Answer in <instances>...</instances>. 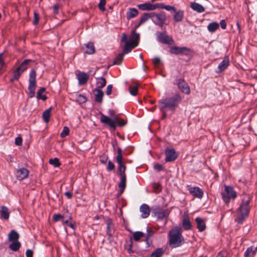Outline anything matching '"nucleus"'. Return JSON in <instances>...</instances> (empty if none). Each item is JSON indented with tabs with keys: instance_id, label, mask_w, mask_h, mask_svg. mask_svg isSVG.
I'll return each instance as SVG.
<instances>
[{
	"instance_id": "680f3d73",
	"label": "nucleus",
	"mask_w": 257,
	"mask_h": 257,
	"mask_svg": "<svg viewBox=\"0 0 257 257\" xmlns=\"http://www.w3.org/2000/svg\"><path fill=\"white\" fill-rule=\"evenodd\" d=\"M112 85L111 84H109L107 86L106 94L107 95H109L112 92Z\"/></svg>"
},
{
	"instance_id": "f03ea898",
	"label": "nucleus",
	"mask_w": 257,
	"mask_h": 257,
	"mask_svg": "<svg viewBox=\"0 0 257 257\" xmlns=\"http://www.w3.org/2000/svg\"><path fill=\"white\" fill-rule=\"evenodd\" d=\"M182 96L178 93L171 97L163 98L158 102L160 109H166L174 112L182 100Z\"/></svg>"
},
{
	"instance_id": "7c9ffc66",
	"label": "nucleus",
	"mask_w": 257,
	"mask_h": 257,
	"mask_svg": "<svg viewBox=\"0 0 257 257\" xmlns=\"http://www.w3.org/2000/svg\"><path fill=\"white\" fill-rule=\"evenodd\" d=\"M11 242L9 246V248L14 251H18L21 246V242L19 240Z\"/></svg>"
},
{
	"instance_id": "aec40b11",
	"label": "nucleus",
	"mask_w": 257,
	"mask_h": 257,
	"mask_svg": "<svg viewBox=\"0 0 257 257\" xmlns=\"http://www.w3.org/2000/svg\"><path fill=\"white\" fill-rule=\"evenodd\" d=\"M195 221L197 223V227L199 231L202 232L205 229L206 224L204 220L202 218L199 217H196Z\"/></svg>"
},
{
	"instance_id": "dca6fc26",
	"label": "nucleus",
	"mask_w": 257,
	"mask_h": 257,
	"mask_svg": "<svg viewBox=\"0 0 257 257\" xmlns=\"http://www.w3.org/2000/svg\"><path fill=\"white\" fill-rule=\"evenodd\" d=\"M137 46L138 42L137 41H132L131 40L126 41L123 50V53L127 54L131 52L132 49L136 47Z\"/></svg>"
},
{
	"instance_id": "20e7f679",
	"label": "nucleus",
	"mask_w": 257,
	"mask_h": 257,
	"mask_svg": "<svg viewBox=\"0 0 257 257\" xmlns=\"http://www.w3.org/2000/svg\"><path fill=\"white\" fill-rule=\"evenodd\" d=\"M182 232V230L180 227H176L169 231V244L171 248L178 247L184 244L185 240Z\"/></svg>"
},
{
	"instance_id": "b1692460",
	"label": "nucleus",
	"mask_w": 257,
	"mask_h": 257,
	"mask_svg": "<svg viewBox=\"0 0 257 257\" xmlns=\"http://www.w3.org/2000/svg\"><path fill=\"white\" fill-rule=\"evenodd\" d=\"M190 7L192 10L199 13H203L205 11L204 8L201 5L196 2L191 3Z\"/></svg>"
},
{
	"instance_id": "4be33fe9",
	"label": "nucleus",
	"mask_w": 257,
	"mask_h": 257,
	"mask_svg": "<svg viewBox=\"0 0 257 257\" xmlns=\"http://www.w3.org/2000/svg\"><path fill=\"white\" fill-rule=\"evenodd\" d=\"M138 8L142 11H153L155 10L154 5L149 3H146L143 4L138 5Z\"/></svg>"
},
{
	"instance_id": "2f4dec72",
	"label": "nucleus",
	"mask_w": 257,
	"mask_h": 257,
	"mask_svg": "<svg viewBox=\"0 0 257 257\" xmlns=\"http://www.w3.org/2000/svg\"><path fill=\"white\" fill-rule=\"evenodd\" d=\"M184 17V11L182 10H179L176 12L174 16V20L175 22L178 23L182 21Z\"/></svg>"
},
{
	"instance_id": "6e6d98bb",
	"label": "nucleus",
	"mask_w": 257,
	"mask_h": 257,
	"mask_svg": "<svg viewBox=\"0 0 257 257\" xmlns=\"http://www.w3.org/2000/svg\"><path fill=\"white\" fill-rule=\"evenodd\" d=\"M115 166L114 164L111 161H108L107 166V170L108 171H112L114 169Z\"/></svg>"
},
{
	"instance_id": "c85d7f7f",
	"label": "nucleus",
	"mask_w": 257,
	"mask_h": 257,
	"mask_svg": "<svg viewBox=\"0 0 257 257\" xmlns=\"http://www.w3.org/2000/svg\"><path fill=\"white\" fill-rule=\"evenodd\" d=\"M31 62H32L31 59H25L18 68L23 73L28 68L29 65Z\"/></svg>"
},
{
	"instance_id": "a211bd4d",
	"label": "nucleus",
	"mask_w": 257,
	"mask_h": 257,
	"mask_svg": "<svg viewBox=\"0 0 257 257\" xmlns=\"http://www.w3.org/2000/svg\"><path fill=\"white\" fill-rule=\"evenodd\" d=\"M93 92H96L94 94L95 101L99 103H101L102 101L103 96L104 95L103 91L98 88H95L93 90Z\"/></svg>"
},
{
	"instance_id": "c9c22d12",
	"label": "nucleus",
	"mask_w": 257,
	"mask_h": 257,
	"mask_svg": "<svg viewBox=\"0 0 257 257\" xmlns=\"http://www.w3.org/2000/svg\"><path fill=\"white\" fill-rule=\"evenodd\" d=\"M219 27V24L217 22H212L210 23L207 26V29L209 32L213 33Z\"/></svg>"
},
{
	"instance_id": "a878e982",
	"label": "nucleus",
	"mask_w": 257,
	"mask_h": 257,
	"mask_svg": "<svg viewBox=\"0 0 257 257\" xmlns=\"http://www.w3.org/2000/svg\"><path fill=\"white\" fill-rule=\"evenodd\" d=\"M20 235L15 230H12L8 234V240L10 241L19 240Z\"/></svg>"
},
{
	"instance_id": "ddd939ff",
	"label": "nucleus",
	"mask_w": 257,
	"mask_h": 257,
	"mask_svg": "<svg viewBox=\"0 0 257 257\" xmlns=\"http://www.w3.org/2000/svg\"><path fill=\"white\" fill-rule=\"evenodd\" d=\"M76 77L78 80V84L79 85L86 84L89 79L88 75L83 72H79L76 74Z\"/></svg>"
},
{
	"instance_id": "338daca9",
	"label": "nucleus",
	"mask_w": 257,
	"mask_h": 257,
	"mask_svg": "<svg viewBox=\"0 0 257 257\" xmlns=\"http://www.w3.org/2000/svg\"><path fill=\"white\" fill-rule=\"evenodd\" d=\"M26 255L27 257H33V252L31 249H27L26 252Z\"/></svg>"
},
{
	"instance_id": "bb28decb",
	"label": "nucleus",
	"mask_w": 257,
	"mask_h": 257,
	"mask_svg": "<svg viewBox=\"0 0 257 257\" xmlns=\"http://www.w3.org/2000/svg\"><path fill=\"white\" fill-rule=\"evenodd\" d=\"M182 225L186 230H189L192 228L191 223L187 215L184 216L182 221Z\"/></svg>"
},
{
	"instance_id": "c756f323",
	"label": "nucleus",
	"mask_w": 257,
	"mask_h": 257,
	"mask_svg": "<svg viewBox=\"0 0 257 257\" xmlns=\"http://www.w3.org/2000/svg\"><path fill=\"white\" fill-rule=\"evenodd\" d=\"M106 79L103 77H100L99 78H96V88L99 89H100L101 88L104 87L106 85Z\"/></svg>"
},
{
	"instance_id": "423d86ee",
	"label": "nucleus",
	"mask_w": 257,
	"mask_h": 257,
	"mask_svg": "<svg viewBox=\"0 0 257 257\" xmlns=\"http://www.w3.org/2000/svg\"><path fill=\"white\" fill-rule=\"evenodd\" d=\"M36 87V72L35 69H32L30 72L29 78L28 95L30 98L35 96Z\"/></svg>"
},
{
	"instance_id": "0eeeda50",
	"label": "nucleus",
	"mask_w": 257,
	"mask_h": 257,
	"mask_svg": "<svg viewBox=\"0 0 257 257\" xmlns=\"http://www.w3.org/2000/svg\"><path fill=\"white\" fill-rule=\"evenodd\" d=\"M224 192L221 193L222 198L226 204H228L231 199H234L236 197V193L230 186H224Z\"/></svg>"
},
{
	"instance_id": "ea45409f",
	"label": "nucleus",
	"mask_w": 257,
	"mask_h": 257,
	"mask_svg": "<svg viewBox=\"0 0 257 257\" xmlns=\"http://www.w3.org/2000/svg\"><path fill=\"white\" fill-rule=\"evenodd\" d=\"M130 40L132 41H137L138 42V45L139 44L140 41V34L136 33L135 30H134L132 32L131 39Z\"/></svg>"
},
{
	"instance_id": "a18cd8bd",
	"label": "nucleus",
	"mask_w": 257,
	"mask_h": 257,
	"mask_svg": "<svg viewBox=\"0 0 257 257\" xmlns=\"http://www.w3.org/2000/svg\"><path fill=\"white\" fill-rule=\"evenodd\" d=\"M76 100L79 103H84L86 102V97L82 94H78L77 95Z\"/></svg>"
},
{
	"instance_id": "79ce46f5",
	"label": "nucleus",
	"mask_w": 257,
	"mask_h": 257,
	"mask_svg": "<svg viewBox=\"0 0 257 257\" xmlns=\"http://www.w3.org/2000/svg\"><path fill=\"white\" fill-rule=\"evenodd\" d=\"M144 235L145 234L143 232L136 231L133 233V238L135 241H138L141 239V238L144 236Z\"/></svg>"
},
{
	"instance_id": "bf43d9fd",
	"label": "nucleus",
	"mask_w": 257,
	"mask_h": 257,
	"mask_svg": "<svg viewBox=\"0 0 257 257\" xmlns=\"http://www.w3.org/2000/svg\"><path fill=\"white\" fill-rule=\"evenodd\" d=\"M161 62L160 59L158 57H155L153 60V63L156 67L158 66Z\"/></svg>"
},
{
	"instance_id": "0e129e2a",
	"label": "nucleus",
	"mask_w": 257,
	"mask_h": 257,
	"mask_svg": "<svg viewBox=\"0 0 257 257\" xmlns=\"http://www.w3.org/2000/svg\"><path fill=\"white\" fill-rule=\"evenodd\" d=\"M0 64L1 65L2 67L5 66V63L4 61V59L3 58V53H0Z\"/></svg>"
},
{
	"instance_id": "72a5a7b5",
	"label": "nucleus",
	"mask_w": 257,
	"mask_h": 257,
	"mask_svg": "<svg viewBox=\"0 0 257 257\" xmlns=\"http://www.w3.org/2000/svg\"><path fill=\"white\" fill-rule=\"evenodd\" d=\"M1 215L3 218L8 219L10 215L8 208L5 206H2L1 207Z\"/></svg>"
},
{
	"instance_id": "2eb2a0df",
	"label": "nucleus",
	"mask_w": 257,
	"mask_h": 257,
	"mask_svg": "<svg viewBox=\"0 0 257 257\" xmlns=\"http://www.w3.org/2000/svg\"><path fill=\"white\" fill-rule=\"evenodd\" d=\"M29 174V170L25 168L22 167L17 171L16 178L19 180H22L27 178Z\"/></svg>"
},
{
	"instance_id": "f3484780",
	"label": "nucleus",
	"mask_w": 257,
	"mask_h": 257,
	"mask_svg": "<svg viewBox=\"0 0 257 257\" xmlns=\"http://www.w3.org/2000/svg\"><path fill=\"white\" fill-rule=\"evenodd\" d=\"M106 224V234L107 235L111 236L114 232V224L112 219L110 218H106L105 220Z\"/></svg>"
},
{
	"instance_id": "6e6552de",
	"label": "nucleus",
	"mask_w": 257,
	"mask_h": 257,
	"mask_svg": "<svg viewBox=\"0 0 257 257\" xmlns=\"http://www.w3.org/2000/svg\"><path fill=\"white\" fill-rule=\"evenodd\" d=\"M177 86L182 93L186 95H189L190 93V88L185 79L183 78H177L175 82L174 83Z\"/></svg>"
},
{
	"instance_id": "7ed1b4c3",
	"label": "nucleus",
	"mask_w": 257,
	"mask_h": 257,
	"mask_svg": "<svg viewBox=\"0 0 257 257\" xmlns=\"http://www.w3.org/2000/svg\"><path fill=\"white\" fill-rule=\"evenodd\" d=\"M100 121L107 126L110 130L115 131L116 127H122L127 123V120L117 117V116L109 117L102 113L101 114Z\"/></svg>"
},
{
	"instance_id": "e433bc0d",
	"label": "nucleus",
	"mask_w": 257,
	"mask_h": 257,
	"mask_svg": "<svg viewBox=\"0 0 257 257\" xmlns=\"http://www.w3.org/2000/svg\"><path fill=\"white\" fill-rule=\"evenodd\" d=\"M46 88L45 87H41L37 92V98L38 99H41L45 101L47 99V97L46 95H42V93L45 92Z\"/></svg>"
},
{
	"instance_id": "864d4df0",
	"label": "nucleus",
	"mask_w": 257,
	"mask_h": 257,
	"mask_svg": "<svg viewBox=\"0 0 257 257\" xmlns=\"http://www.w3.org/2000/svg\"><path fill=\"white\" fill-rule=\"evenodd\" d=\"M39 14L35 12L34 14V21H33V24L34 25H37L39 23Z\"/></svg>"
},
{
	"instance_id": "69168bd1",
	"label": "nucleus",
	"mask_w": 257,
	"mask_h": 257,
	"mask_svg": "<svg viewBox=\"0 0 257 257\" xmlns=\"http://www.w3.org/2000/svg\"><path fill=\"white\" fill-rule=\"evenodd\" d=\"M154 6L155 7V9H156L157 8L164 9V7L165 6V5H164L163 3L155 4H154Z\"/></svg>"
},
{
	"instance_id": "4468645a",
	"label": "nucleus",
	"mask_w": 257,
	"mask_h": 257,
	"mask_svg": "<svg viewBox=\"0 0 257 257\" xmlns=\"http://www.w3.org/2000/svg\"><path fill=\"white\" fill-rule=\"evenodd\" d=\"M189 192L195 198L201 199L203 196V190L198 187H191L189 189Z\"/></svg>"
},
{
	"instance_id": "412c9836",
	"label": "nucleus",
	"mask_w": 257,
	"mask_h": 257,
	"mask_svg": "<svg viewBox=\"0 0 257 257\" xmlns=\"http://www.w3.org/2000/svg\"><path fill=\"white\" fill-rule=\"evenodd\" d=\"M229 65V59L227 57L224 58V59L221 61L218 66V70L217 72H221L226 69Z\"/></svg>"
},
{
	"instance_id": "f8f14e48",
	"label": "nucleus",
	"mask_w": 257,
	"mask_h": 257,
	"mask_svg": "<svg viewBox=\"0 0 257 257\" xmlns=\"http://www.w3.org/2000/svg\"><path fill=\"white\" fill-rule=\"evenodd\" d=\"M167 17L164 12L157 13L156 17V21L154 22L160 27L162 28L166 21Z\"/></svg>"
},
{
	"instance_id": "6ab92c4d",
	"label": "nucleus",
	"mask_w": 257,
	"mask_h": 257,
	"mask_svg": "<svg viewBox=\"0 0 257 257\" xmlns=\"http://www.w3.org/2000/svg\"><path fill=\"white\" fill-rule=\"evenodd\" d=\"M140 211L142 212V217L143 218H146L148 217L150 213L149 206L146 204H143L140 207Z\"/></svg>"
},
{
	"instance_id": "393cba45",
	"label": "nucleus",
	"mask_w": 257,
	"mask_h": 257,
	"mask_svg": "<svg viewBox=\"0 0 257 257\" xmlns=\"http://www.w3.org/2000/svg\"><path fill=\"white\" fill-rule=\"evenodd\" d=\"M139 11L136 8H130L126 12V16L127 19H131L137 16Z\"/></svg>"
},
{
	"instance_id": "f257e3e1",
	"label": "nucleus",
	"mask_w": 257,
	"mask_h": 257,
	"mask_svg": "<svg viewBox=\"0 0 257 257\" xmlns=\"http://www.w3.org/2000/svg\"><path fill=\"white\" fill-rule=\"evenodd\" d=\"M117 153L116 161L118 164L117 170L120 179V182L118 184V187L119 188L118 195H120L123 193L126 185V175L125 174L126 167L122 161V150L120 148H117Z\"/></svg>"
},
{
	"instance_id": "9d476101",
	"label": "nucleus",
	"mask_w": 257,
	"mask_h": 257,
	"mask_svg": "<svg viewBox=\"0 0 257 257\" xmlns=\"http://www.w3.org/2000/svg\"><path fill=\"white\" fill-rule=\"evenodd\" d=\"M169 52L172 54L178 55H184L187 56L191 55L192 52L191 49L186 47H180L178 46H173L170 49Z\"/></svg>"
},
{
	"instance_id": "473e14b6",
	"label": "nucleus",
	"mask_w": 257,
	"mask_h": 257,
	"mask_svg": "<svg viewBox=\"0 0 257 257\" xmlns=\"http://www.w3.org/2000/svg\"><path fill=\"white\" fill-rule=\"evenodd\" d=\"M164 253L163 248H157L150 254V257H162Z\"/></svg>"
},
{
	"instance_id": "8fccbe9b",
	"label": "nucleus",
	"mask_w": 257,
	"mask_h": 257,
	"mask_svg": "<svg viewBox=\"0 0 257 257\" xmlns=\"http://www.w3.org/2000/svg\"><path fill=\"white\" fill-rule=\"evenodd\" d=\"M106 4V0H100L99 3L98 5V7L99 10L101 12L105 11V5Z\"/></svg>"
},
{
	"instance_id": "13d9d810",
	"label": "nucleus",
	"mask_w": 257,
	"mask_h": 257,
	"mask_svg": "<svg viewBox=\"0 0 257 257\" xmlns=\"http://www.w3.org/2000/svg\"><path fill=\"white\" fill-rule=\"evenodd\" d=\"M22 138L21 137H18L15 139V145L17 146H21L22 144Z\"/></svg>"
},
{
	"instance_id": "39448f33",
	"label": "nucleus",
	"mask_w": 257,
	"mask_h": 257,
	"mask_svg": "<svg viewBox=\"0 0 257 257\" xmlns=\"http://www.w3.org/2000/svg\"><path fill=\"white\" fill-rule=\"evenodd\" d=\"M250 202V198L247 199H242L239 207L237 209V216L235 218V221L239 224H242L245 218L248 216L249 210Z\"/></svg>"
},
{
	"instance_id": "5fc2aeb1",
	"label": "nucleus",
	"mask_w": 257,
	"mask_h": 257,
	"mask_svg": "<svg viewBox=\"0 0 257 257\" xmlns=\"http://www.w3.org/2000/svg\"><path fill=\"white\" fill-rule=\"evenodd\" d=\"M253 247L250 246L248 247L244 252V255L245 257H248L251 254H252Z\"/></svg>"
},
{
	"instance_id": "cd10ccee",
	"label": "nucleus",
	"mask_w": 257,
	"mask_h": 257,
	"mask_svg": "<svg viewBox=\"0 0 257 257\" xmlns=\"http://www.w3.org/2000/svg\"><path fill=\"white\" fill-rule=\"evenodd\" d=\"M85 47V52L88 54H92L95 52V48L93 43L88 42L84 44Z\"/></svg>"
},
{
	"instance_id": "58836bf2",
	"label": "nucleus",
	"mask_w": 257,
	"mask_h": 257,
	"mask_svg": "<svg viewBox=\"0 0 257 257\" xmlns=\"http://www.w3.org/2000/svg\"><path fill=\"white\" fill-rule=\"evenodd\" d=\"M66 219H64V220H63V224H67L68 226L70 227L71 228L74 229H75V225L72 222V218L71 216H68V217H66Z\"/></svg>"
},
{
	"instance_id": "5701e85b",
	"label": "nucleus",
	"mask_w": 257,
	"mask_h": 257,
	"mask_svg": "<svg viewBox=\"0 0 257 257\" xmlns=\"http://www.w3.org/2000/svg\"><path fill=\"white\" fill-rule=\"evenodd\" d=\"M170 212L168 209L166 210H159L155 212V215L158 219H162L163 218H167Z\"/></svg>"
},
{
	"instance_id": "e2e57ef3",
	"label": "nucleus",
	"mask_w": 257,
	"mask_h": 257,
	"mask_svg": "<svg viewBox=\"0 0 257 257\" xmlns=\"http://www.w3.org/2000/svg\"><path fill=\"white\" fill-rule=\"evenodd\" d=\"M132 245H133L132 238L131 237L130 240V243L128 244V247L127 248V251L129 253L133 252V251L132 249Z\"/></svg>"
},
{
	"instance_id": "a19ab883",
	"label": "nucleus",
	"mask_w": 257,
	"mask_h": 257,
	"mask_svg": "<svg viewBox=\"0 0 257 257\" xmlns=\"http://www.w3.org/2000/svg\"><path fill=\"white\" fill-rule=\"evenodd\" d=\"M124 54L125 53H123V52L121 53H119L115 58V60L113 62V64L117 65L120 64L123 59V56Z\"/></svg>"
},
{
	"instance_id": "052dcab7",
	"label": "nucleus",
	"mask_w": 257,
	"mask_h": 257,
	"mask_svg": "<svg viewBox=\"0 0 257 257\" xmlns=\"http://www.w3.org/2000/svg\"><path fill=\"white\" fill-rule=\"evenodd\" d=\"M164 9L168 11H172L174 12H176V9L174 7L169 6V5H165L164 7Z\"/></svg>"
},
{
	"instance_id": "774afa93",
	"label": "nucleus",
	"mask_w": 257,
	"mask_h": 257,
	"mask_svg": "<svg viewBox=\"0 0 257 257\" xmlns=\"http://www.w3.org/2000/svg\"><path fill=\"white\" fill-rule=\"evenodd\" d=\"M221 28L222 29H225L226 28V24L224 20H222L220 23Z\"/></svg>"
},
{
	"instance_id": "f704fd0d",
	"label": "nucleus",
	"mask_w": 257,
	"mask_h": 257,
	"mask_svg": "<svg viewBox=\"0 0 257 257\" xmlns=\"http://www.w3.org/2000/svg\"><path fill=\"white\" fill-rule=\"evenodd\" d=\"M23 72L21 71V70L17 68L13 72V77L11 78L10 81L13 82L15 80H18L19 78L21 77Z\"/></svg>"
},
{
	"instance_id": "4c0bfd02",
	"label": "nucleus",
	"mask_w": 257,
	"mask_h": 257,
	"mask_svg": "<svg viewBox=\"0 0 257 257\" xmlns=\"http://www.w3.org/2000/svg\"><path fill=\"white\" fill-rule=\"evenodd\" d=\"M51 109L52 107H50V108L44 111L43 113V118L45 122H48L49 121Z\"/></svg>"
},
{
	"instance_id": "37998d69",
	"label": "nucleus",
	"mask_w": 257,
	"mask_h": 257,
	"mask_svg": "<svg viewBox=\"0 0 257 257\" xmlns=\"http://www.w3.org/2000/svg\"><path fill=\"white\" fill-rule=\"evenodd\" d=\"M49 162L51 165H53L55 167H58L61 165V163L57 158L50 159Z\"/></svg>"
},
{
	"instance_id": "4d7b16f0",
	"label": "nucleus",
	"mask_w": 257,
	"mask_h": 257,
	"mask_svg": "<svg viewBox=\"0 0 257 257\" xmlns=\"http://www.w3.org/2000/svg\"><path fill=\"white\" fill-rule=\"evenodd\" d=\"M154 168L157 170V171L159 172L163 170L164 167L163 165L159 164H155L154 165Z\"/></svg>"
},
{
	"instance_id": "1a4fd4ad",
	"label": "nucleus",
	"mask_w": 257,
	"mask_h": 257,
	"mask_svg": "<svg viewBox=\"0 0 257 257\" xmlns=\"http://www.w3.org/2000/svg\"><path fill=\"white\" fill-rule=\"evenodd\" d=\"M157 39L158 41L161 43L168 45H173L175 43L172 37L168 35L166 31H164L163 32H157Z\"/></svg>"
},
{
	"instance_id": "49530a36",
	"label": "nucleus",
	"mask_w": 257,
	"mask_h": 257,
	"mask_svg": "<svg viewBox=\"0 0 257 257\" xmlns=\"http://www.w3.org/2000/svg\"><path fill=\"white\" fill-rule=\"evenodd\" d=\"M138 88L137 86H130L129 91L131 95L135 96L138 94Z\"/></svg>"
},
{
	"instance_id": "09e8293b",
	"label": "nucleus",
	"mask_w": 257,
	"mask_h": 257,
	"mask_svg": "<svg viewBox=\"0 0 257 257\" xmlns=\"http://www.w3.org/2000/svg\"><path fill=\"white\" fill-rule=\"evenodd\" d=\"M150 16L148 13H145L143 15V16L140 18V25H142V24L146 22L149 19Z\"/></svg>"
},
{
	"instance_id": "603ef678",
	"label": "nucleus",
	"mask_w": 257,
	"mask_h": 257,
	"mask_svg": "<svg viewBox=\"0 0 257 257\" xmlns=\"http://www.w3.org/2000/svg\"><path fill=\"white\" fill-rule=\"evenodd\" d=\"M153 187L154 191L156 193H159L161 191V186L159 183H154L153 184Z\"/></svg>"
},
{
	"instance_id": "3c124183",
	"label": "nucleus",
	"mask_w": 257,
	"mask_h": 257,
	"mask_svg": "<svg viewBox=\"0 0 257 257\" xmlns=\"http://www.w3.org/2000/svg\"><path fill=\"white\" fill-rule=\"evenodd\" d=\"M69 133V129L67 126H64L63 127V131L60 134V136L61 138H64L66 136H68Z\"/></svg>"
},
{
	"instance_id": "9b49d317",
	"label": "nucleus",
	"mask_w": 257,
	"mask_h": 257,
	"mask_svg": "<svg viewBox=\"0 0 257 257\" xmlns=\"http://www.w3.org/2000/svg\"><path fill=\"white\" fill-rule=\"evenodd\" d=\"M165 154L166 156L165 161L166 162H174L178 158V154L175 149L172 147L166 148Z\"/></svg>"
},
{
	"instance_id": "c03bdc74",
	"label": "nucleus",
	"mask_w": 257,
	"mask_h": 257,
	"mask_svg": "<svg viewBox=\"0 0 257 257\" xmlns=\"http://www.w3.org/2000/svg\"><path fill=\"white\" fill-rule=\"evenodd\" d=\"M65 218L66 217L64 215H62L60 214H55L53 217V220L55 222L61 220L63 222V220H64Z\"/></svg>"
},
{
	"instance_id": "de8ad7c7",
	"label": "nucleus",
	"mask_w": 257,
	"mask_h": 257,
	"mask_svg": "<svg viewBox=\"0 0 257 257\" xmlns=\"http://www.w3.org/2000/svg\"><path fill=\"white\" fill-rule=\"evenodd\" d=\"M154 231L152 230H150L148 228H147V234L145 238V241L146 242L148 246L150 245L149 242V239L150 237H151L154 234Z\"/></svg>"
}]
</instances>
